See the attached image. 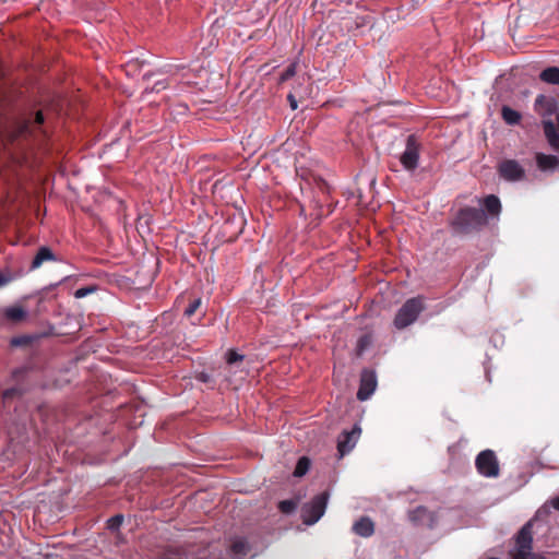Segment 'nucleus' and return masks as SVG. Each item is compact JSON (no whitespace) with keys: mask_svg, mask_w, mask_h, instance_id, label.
<instances>
[{"mask_svg":"<svg viewBox=\"0 0 559 559\" xmlns=\"http://www.w3.org/2000/svg\"><path fill=\"white\" fill-rule=\"evenodd\" d=\"M21 395H22V390L19 389V388H10V389H7L3 392V399L4 400H9V399H12L14 396H21Z\"/></svg>","mask_w":559,"mask_h":559,"instance_id":"cd10ccee","label":"nucleus"},{"mask_svg":"<svg viewBox=\"0 0 559 559\" xmlns=\"http://www.w3.org/2000/svg\"><path fill=\"white\" fill-rule=\"evenodd\" d=\"M287 99L289 102L292 109L293 110L297 109L298 105H297V100H296L295 96L293 94H288Z\"/></svg>","mask_w":559,"mask_h":559,"instance_id":"473e14b6","label":"nucleus"},{"mask_svg":"<svg viewBox=\"0 0 559 559\" xmlns=\"http://www.w3.org/2000/svg\"><path fill=\"white\" fill-rule=\"evenodd\" d=\"M44 120L41 111H37L34 118L29 116L14 120L2 131L4 145L14 144L32 136L37 129L41 128Z\"/></svg>","mask_w":559,"mask_h":559,"instance_id":"f03ea898","label":"nucleus"},{"mask_svg":"<svg viewBox=\"0 0 559 559\" xmlns=\"http://www.w3.org/2000/svg\"><path fill=\"white\" fill-rule=\"evenodd\" d=\"M501 117L504 122L509 126L519 124L521 121V114L509 106H502L501 108Z\"/></svg>","mask_w":559,"mask_h":559,"instance_id":"f3484780","label":"nucleus"},{"mask_svg":"<svg viewBox=\"0 0 559 559\" xmlns=\"http://www.w3.org/2000/svg\"><path fill=\"white\" fill-rule=\"evenodd\" d=\"M202 305V300L201 298H195L193 299L189 305L188 307L185 309V316L190 318L192 317L198 310L199 308L201 307Z\"/></svg>","mask_w":559,"mask_h":559,"instance_id":"b1692460","label":"nucleus"},{"mask_svg":"<svg viewBox=\"0 0 559 559\" xmlns=\"http://www.w3.org/2000/svg\"><path fill=\"white\" fill-rule=\"evenodd\" d=\"M425 310V302L421 296L407 299L397 310L393 324L397 330H404L413 324Z\"/></svg>","mask_w":559,"mask_h":559,"instance_id":"7ed1b4c3","label":"nucleus"},{"mask_svg":"<svg viewBox=\"0 0 559 559\" xmlns=\"http://www.w3.org/2000/svg\"><path fill=\"white\" fill-rule=\"evenodd\" d=\"M25 371H26V370H25L24 368L15 369V370L13 371V377H15V378H16L17 376H20V374L24 373Z\"/></svg>","mask_w":559,"mask_h":559,"instance_id":"c9c22d12","label":"nucleus"},{"mask_svg":"<svg viewBox=\"0 0 559 559\" xmlns=\"http://www.w3.org/2000/svg\"><path fill=\"white\" fill-rule=\"evenodd\" d=\"M94 290V288L92 287H82V288H79L74 296L76 298H82V297H85L86 295H88L90 293H92Z\"/></svg>","mask_w":559,"mask_h":559,"instance_id":"7c9ffc66","label":"nucleus"},{"mask_svg":"<svg viewBox=\"0 0 559 559\" xmlns=\"http://www.w3.org/2000/svg\"><path fill=\"white\" fill-rule=\"evenodd\" d=\"M122 521H123V516L122 515H120V514L115 515L111 519H109L108 527L110 530L118 528L121 525Z\"/></svg>","mask_w":559,"mask_h":559,"instance_id":"c85d7f7f","label":"nucleus"},{"mask_svg":"<svg viewBox=\"0 0 559 559\" xmlns=\"http://www.w3.org/2000/svg\"><path fill=\"white\" fill-rule=\"evenodd\" d=\"M539 79L543 82L549 83V84H559V68L557 67H549L543 70L539 74Z\"/></svg>","mask_w":559,"mask_h":559,"instance_id":"6ab92c4d","label":"nucleus"},{"mask_svg":"<svg viewBox=\"0 0 559 559\" xmlns=\"http://www.w3.org/2000/svg\"><path fill=\"white\" fill-rule=\"evenodd\" d=\"M543 129L551 148L559 152V110L555 111L554 119L543 120Z\"/></svg>","mask_w":559,"mask_h":559,"instance_id":"1a4fd4ad","label":"nucleus"},{"mask_svg":"<svg viewBox=\"0 0 559 559\" xmlns=\"http://www.w3.org/2000/svg\"><path fill=\"white\" fill-rule=\"evenodd\" d=\"M533 524L530 520L515 536V550L511 552L512 559H527V555L533 550Z\"/></svg>","mask_w":559,"mask_h":559,"instance_id":"39448f33","label":"nucleus"},{"mask_svg":"<svg viewBox=\"0 0 559 559\" xmlns=\"http://www.w3.org/2000/svg\"><path fill=\"white\" fill-rule=\"evenodd\" d=\"M57 261L56 254L52 252V250L49 247L43 246L40 247L32 263H31V270H36L40 267L45 262H51Z\"/></svg>","mask_w":559,"mask_h":559,"instance_id":"4468645a","label":"nucleus"},{"mask_svg":"<svg viewBox=\"0 0 559 559\" xmlns=\"http://www.w3.org/2000/svg\"><path fill=\"white\" fill-rule=\"evenodd\" d=\"M167 86H168V82L166 80H159V81L155 82V84L151 88V92L158 93V92L167 88Z\"/></svg>","mask_w":559,"mask_h":559,"instance_id":"c756f323","label":"nucleus"},{"mask_svg":"<svg viewBox=\"0 0 559 559\" xmlns=\"http://www.w3.org/2000/svg\"><path fill=\"white\" fill-rule=\"evenodd\" d=\"M408 519L416 525H429L432 522L431 512L423 506H419L408 512Z\"/></svg>","mask_w":559,"mask_h":559,"instance_id":"ddd939ff","label":"nucleus"},{"mask_svg":"<svg viewBox=\"0 0 559 559\" xmlns=\"http://www.w3.org/2000/svg\"><path fill=\"white\" fill-rule=\"evenodd\" d=\"M296 73V66L295 64H290L288 66L284 72L281 74V81H287L289 80L290 78H293Z\"/></svg>","mask_w":559,"mask_h":559,"instance_id":"bb28decb","label":"nucleus"},{"mask_svg":"<svg viewBox=\"0 0 559 559\" xmlns=\"http://www.w3.org/2000/svg\"><path fill=\"white\" fill-rule=\"evenodd\" d=\"M420 142L415 134L406 139L405 151L400 157V162L406 170L413 171L417 168L420 153Z\"/></svg>","mask_w":559,"mask_h":559,"instance_id":"0eeeda50","label":"nucleus"},{"mask_svg":"<svg viewBox=\"0 0 559 559\" xmlns=\"http://www.w3.org/2000/svg\"><path fill=\"white\" fill-rule=\"evenodd\" d=\"M484 206L489 215L498 216L501 212V202L495 194H489L484 199Z\"/></svg>","mask_w":559,"mask_h":559,"instance_id":"dca6fc26","label":"nucleus"},{"mask_svg":"<svg viewBox=\"0 0 559 559\" xmlns=\"http://www.w3.org/2000/svg\"><path fill=\"white\" fill-rule=\"evenodd\" d=\"M370 344L371 337L369 335L360 336L357 341V354L361 355Z\"/></svg>","mask_w":559,"mask_h":559,"instance_id":"a878e982","label":"nucleus"},{"mask_svg":"<svg viewBox=\"0 0 559 559\" xmlns=\"http://www.w3.org/2000/svg\"><path fill=\"white\" fill-rule=\"evenodd\" d=\"M498 174L507 181H521L525 178V169L515 159H504L498 166Z\"/></svg>","mask_w":559,"mask_h":559,"instance_id":"6e6552de","label":"nucleus"},{"mask_svg":"<svg viewBox=\"0 0 559 559\" xmlns=\"http://www.w3.org/2000/svg\"><path fill=\"white\" fill-rule=\"evenodd\" d=\"M230 550L236 557H243L249 552L250 547L246 539L238 538L233 542Z\"/></svg>","mask_w":559,"mask_h":559,"instance_id":"aec40b11","label":"nucleus"},{"mask_svg":"<svg viewBox=\"0 0 559 559\" xmlns=\"http://www.w3.org/2000/svg\"><path fill=\"white\" fill-rule=\"evenodd\" d=\"M329 497V491H323L302 506L301 519L306 525H313L321 519L325 512Z\"/></svg>","mask_w":559,"mask_h":559,"instance_id":"20e7f679","label":"nucleus"},{"mask_svg":"<svg viewBox=\"0 0 559 559\" xmlns=\"http://www.w3.org/2000/svg\"><path fill=\"white\" fill-rule=\"evenodd\" d=\"M310 460L307 456H301L296 464L294 476L296 477H302L307 474V472L310 468Z\"/></svg>","mask_w":559,"mask_h":559,"instance_id":"4be33fe9","label":"nucleus"},{"mask_svg":"<svg viewBox=\"0 0 559 559\" xmlns=\"http://www.w3.org/2000/svg\"><path fill=\"white\" fill-rule=\"evenodd\" d=\"M11 280L12 277L10 275L0 274V288L9 284Z\"/></svg>","mask_w":559,"mask_h":559,"instance_id":"2f4dec72","label":"nucleus"},{"mask_svg":"<svg viewBox=\"0 0 559 559\" xmlns=\"http://www.w3.org/2000/svg\"><path fill=\"white\" fill-rule=\"evenodd\" d=\"M536 163L540 170H552L559 166V158L555 155L537 153Z\"/></svg>","mask_w":559,"mask_h":559,"instance_id":"2eb2a0df","label":"nucleus"},{"mask_svg":"<svg viewBox=\"0 0 559 559\" xmlns=\"http://www.w3.org/2000/svg\"><path fill=\"white\" fill-rule=\"evenodd\" d=\"M487 223L484 210L464 206L453 216L450 226L455 235L466 236L480 231Z\"/></svg>","mask_w":559,"mask_h":559,"instance_id":"f257e3e1","label":"nucleus"},{"mask_svg":"<svg viewBox=\"0 0 559 559\" xmlns=\"http://www.w3.org/2000/svg\"><path fill=\"white\" fill-rule=\"evenodd\" d=\"M4 316L12 322H21L26 318V311L21 306H13L5 309Z\"/></svg>","mask_w":559,"mask_h":559,"instance_id":"a211bd4d","label":"nucleus"},{"mask_svg":"<svg viewBox=\"0 0 559 559\" xmlns=\"http://www.w3.org/2000/svg\"><path fill=\"white\" fill-rule=\"evenodd\" d=\"M475 466L477 472L488 478H496L500 474L499 462L492 450H484L476 456Z\"/></svg>","mask_w":559,"mask_h":559,"instance_id":"423d86ee","label":"nucleus"},{"mask_svg":"<svg viewBox=\"0 0 559 559\" xmlns=\"http://www.w3.org/2000/svg\"><path fill=\"white\" fill-rule=\"evenodd\" d=\"M152 76V73H145L143 75V80H148Z\"/></svg>","mask_w":559,"mask_h":559,"instance_id":"e433bc0d","label":"nucleus"},{"mask_svg":"<svg viewBox=\"0 0 559 559\" xmlns=\"http://www.w3.org/2000/svg\"><path fill=\"white\" fill-rule=\"evenodd\" d=\"M377 388L376 374L372 371L365 370L361 373L360 385L357 392L359 401L368 400Z\"/></svg>","mask_w":559,"mask_h":559,"instance_id":"9b49d317","label":"nucleus"},{"mask_svg":"<svg viewBox=\"0 0 559 559\" xmlns=\"http://www.w3.org/2000/svg\"><path fill=\"white\" fill-rule=\"evenodd\" d=\"M551 506L556 509V510H559V497H556L552 499L551 501Z\"/></svg>","mask_w":559,"mask_h":559,"instance_id":"f704fd0d","label":"nucleus"},{"mask_svg":"<svg viewBox=\"0 0 559 559\" xmlns=\"http://www.w3.org/2000/svg\"><path fill=\"white\" fill-rule=\"evenodd\" d=\"M243 358L245 356L238 354L235 349H228L226 353V362L228 365H234L236 362L242 361Z\"/></svg>","mask_w":559,"mask_h":559,"instance_id":"393cba45","label":"nucleus"},{"mask_svg":"<svg viewBox=\"0 0 559 559\" xmlns=\"http://www.w3.org/2000/svg\"><path fill=\"white\" fill-rule=\"evenodd\" d=\"M361 429L358 425H355L350 431H343L337 440V450L341 456L349 453L355 447Z\"/></svg>","mask_w":559,"mask_h":559,"instance_id":"9d476101","label":"nucleus"},{"mask_svg":"<svg viewBox=\"0 0 559 559\" xmlns=\"http://www.w3.org/2000/svg\"><path fill=\"white\" fill-rule=\"evenodd\" d=\"M527 559H544V557L542 555L531 551L530 555H527Z\"/></svg>","mask_w":559,"mask_h":559,"instance_id":"72a5a7b5","label":"nucleus"},{"mask_svg":"<svg viewBox=\"0 0 559 559\" xmlns=\"http://www.w3.org/2000/svg\"><path fill=\"white\" fill-rule=\"evenodd\" d=\"M297 508V501L293 499L282 500L278 503V510L284 514H289Z\"/></svg>","mask_w":559,"mask_h":559,"instance_id":"5701e85b","label":"nucleus"},{"mask_svg":"<svg viewBox=\"0 0 559 559\" xmlns=\"http://www.w3.org/2000/svg\"><path fill=\"white\" fill-rule=\"evenodd\" d=\"M535 106L545 108L548 114H551L556 109V102L551 97L538 95L535 99Z\"/></svg>","mask_w":559,"mask_h":559,"instance_id":"412c9836","label":"nucleus"},{"mask_svg":"<svg viewBox=\"0 0 559 559\" xmlns=\"http://www.w3.org/2000/svg\"><path fill=\"white\" fill-rule=\"evenodd\" d=\"M353 532L360 537L368 538L374 534V523L369 516H361L354 523Z\"/></svg>","mask_w":559,"mask_h":559,"instance_id":"f8f14e48","label":"nucleus"}]
</instances>
